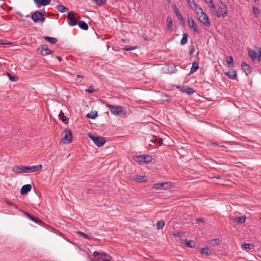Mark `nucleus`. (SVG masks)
I'll return each instance as SVG.
<instances>
[{
  "label": "nucleus",
  "instance_id": "nucleus-1",
  "mask_svg": "<svg viewBox=\"0 0 261 261\" xmlns=\"http://www.w3.org/2000/svg\"><path fill=\"white\" fill-rule=\"evenodd\" d=\"M42 166L41 165H38L32 166H15L13 169L12 171L17 173H33L41 170Z\"/></svg>",
  "mask_w": 261,
  "mask_h": 261
},
{
  "label": "nucleus",
  "instance_id": "nucleus-2",
  "mask_svg": "<svg viewBox=\"0 0 261 261\" xmlns=\"http://www.w3.org/2000/svg\"><path fill=\"white\" fill-rule=\"evenodd\" d=\"M212 15L217 16L218 18L225 17L227 15V7L225 3L220 1L215 9L212 11Z\"/></svg>",
  "mask_w": 261,
  "mask_h": 261
},
{
  "label": "nucleus",
  "instance_id": "nucleus-3",
  "mask_svg": "<svg viewBox=\"0 0 261 261\" xmlns=\"http://www.w3.org/2000/svg\"><path fill=\"white\" fill-rule=\"evenodd\" d=\"M110 110L111 113L114 115L122 116L125 115L126 113L125 108L121 106H115L106 103V105Z\"/></svg>",
  "mask_w": 261,
  "mask_h": 261
},
{
  "label": "nucleus",
  "instance_id": "nucleus-4",
  "mask_svg": "<svg viewBox=\"0 0 261 261\" xmlns=\"http://www.w3.org/2000/svg\"><path fill=\"white\" fill-rule=\"evenodd\" d=\"M93 255L96 258V261H103L105 260L104 257L108 259L111 258V256L109 254H108L105 252H99L94 251L93 253Z\"/></svg>",
  "mask_w": 261,
  "mask_h": 261
},
{
  "label": "nucleus",
  "instance_id": "nucleus-5",
  "mask_svg": "<svg viewBox=\"0 0 261 261\" xmlns=\"http://www.w3.org/2000/svg\"><path fill=\"white\" fill-rule=\"evenodd\" d=\"M257 51L258 52V54L255 52L251 48L248 49V56L250 58L252 59L253 61H254L255 59H257V60L260 62L261 60V48H257Z\"/></svg>",
  "mask_w": 261,
  "mask_h": 261
},
{
  "label": "nucleus",
  "instance_id": "nucleus-6",
  "mask_svg": "<svg viewBox=\"0 0 261 261\" xmlns=\"http://www.w3.org/2000/svg\"><path fill=\"white\" fill-rule=\"evenodd\" d=\"M171 187V184L170 182H163L154 184L152 185V188L156 190L169 189Z\"/></svg>",
  "mask_w": 261,
  "mask_h": 261
},
{
  "label": "nucleus",
  "instance_id": "nucleus-7",
  "mask_svg": "<svg viewBox=\"0 0 261 261\" xmlns=\"http://www.w3.org/2000/svg\"><path fill=\"white\" fill-rule=\"evenodd\" d=\"M32 19L34 22H44L45 18L42 12L36 11L32 15Z\"/></svg>",
  "mask_w": 261,
  "mask_h": 261
},
{
  "label": "nucleus",
  "instance_id": "nucleus-8",
  "mask_svg": "<svg viewBox=\"0 0 261 261\" xmlns=\"http://www.w3.org/2000/svg\"><path fill=\"white\" fill-rule=\"evenodd\" d=\"M197 17L200 22L202 23L205 27H210L211 26L210 21L206 13H203Z\"/></svg>",
  "mask_w": 261,
  "mask_h": 261
},
{
  "label": "nucleus",
  "instance_id": "nucleus-9",
  "mask_svg": "<svg viewBox=\"0 0 261 261\" xmlns=\"http://www.w3.org/2000/svg\"><path fill=\"white\" fill-rule=\"evenodd\" d=\"M63 140L66 141V143H70L72 140V135L69 129H65L62 134Z\"/></svg>",
  "mask_w": 261,
  "mask_h": 261
},
{
  "label": "nucleus",
  "instance_id": "nucleus-10",
  "mask_svg": "<svg viewBox=\"0 0 261 261\" xmlns=\"http://www.w3.org/2000/svg\"><path fill=\"white\" fill-rule=\"evenodd\" d=\"M67 18L69 20L68 23L70 25L75 26L77 24L78 22L75 18V14L73 12L71 11L69 12L67 14Z\"/></svg>",
  "mask_w": 261,
  "mask_h": 261
},
{
  "label": "nucleus",
  "instance_id": "nucleus-11",
  "mask_svg": "<svg viewBox=\"0 0 261 261\" xmlns=\"http://www.w3.org/2000/svg\"><path fill=\"white\" fill-rule=\"evenodd\" d=\"M24 213L25 214V216H27L28 218H29L31 220L34 222L35 223L38 224H42L43 223V222L41 221L40 219L35 217L31 215L29 213H28L27 212H24Z\"/></svg>",
  "mask_w": 261,
  "mask_h": 261
},
{
  "label": "nucleus",
  "instance_id": "nucleus-12",
  "mask_svg": "<svg viewBox=\"0 0 261 261\" xmlns=\"http://www.w3.org/2000/svg\"><path fill=\"white\" fill-rule=\"evenodd\" d=\"M105 142H106V140L103 137H100V136H98V137H97L96 138H95L94 139V143L97 146L101 147L104 145Z\"/></svg>",
  "mask_w": 261,
  "mask_h": 261
},
{
  "label": "nucleus",
  "instance_id": "nucleus-13",
  "mask_svg": "<svg viewBox=\"0 0 261 261\" xmlns=\"http://www.w3.org/2000/svg\"><path fill=\"white\" fill-rule=\"evenodd\" d=\"M241 68L242 70L245 72L247 75L248 74L251 73L252 72L251 67L249 65L247 64L245 62H242L241 63Z\"/></svg>",
  "mask_w": 261,
  "mask_h": 261
},
{
  "label": "nucleus",
  "instance_id": "nucleus-14",
  "mask_svg": "<svg viewBox=\"0 0 261 261\" xmlns=\"http://www.w3.org/2000/svg\"><path fill=\"white\" fill-rule=\"evenodd\" d=\"M32 186L30 184H27L23 185L20 190V193L21 195L27 194L31 190Z\"/></svg>",
  "mask_w": 261,
  "mask_h": 261
},
{
  "label": "nucleus",
  "instance_id": "nucleus-15",
  "mask_svg": "<svg viewBox=\"0 0 261 261\" xmlns=\"http://www.w3.org/2000/svg\"><path fill=\"white\" fill-rule=\"evenodd\" d=\"M188 22L189 27L193 29V31L199 33L198 30L197 29L196 26L193 19L191 17H188Z\"/></svg>",
  "mask_w": 261,
  "mask_h": 261
},
{
  "label": "nucleus",
  "instance_id": "nucleus-16",
  "mask_svg": "<svg viewBox=\"0 0 261 261\" xmlns=\"http://www.w3.org/2000/svg\"><path fill=\"white\" fill-rule=\"evenodd\" d=\"M192 3H193V4L194 5V11L196 14L197 16L204 13L202 8L198 5H196L194 1H192Z\"/></svg>",
  "mask_w": 261,
  "mask_h": 261
},
{
  "label": "nucleus",
  "instance_id": "nucleus-17",
  "mask_svg": "<svg viewBox=\"0 0 261 261\" xmlns=\"http://www.w3.org/2000/svg\"><path fill=\"white\" fill-rule=\"evenodd\" d=\"M223 143L227 144L228 143V142L226 141H223V142L218 143L213 140H211L210 141V146H217L219 148H225V147L222 144Z\"/></svg>",
  "mask_w": 261,
  "mask_h": 261
},
{
  "label": "nucleus",
  "instance_id": "nucleus-18",
  "mask_svg": "<svg viewBox=\"0 0 261 261\" xmlns=\"http://www.w3.org/2000/svg\"><path fill=\"white\" fill-rule=\"evenodd\" d=\"M199 68V63L197 61H194L192 64L191 70L190 71V74H193Z\"/></svg>",
  "mask_w": 261,
  "mask_h": 261
},
{
  "label": "nucleus",
  "instance_id": "nucleus-19",
  "mask_svg": "<svg viewBox=\"0 0 261 261\" xmlns=\"http://www.w3.org/2000/svg\"><path fill=\"white\" fill-rule=\"evenodd\" d=\"M172 8H173V11H174L177 18H178V19L179 20H183V19H184L183 17H182L180 11H179L178 9L176 6V5L173 6Z\"/></svg>",
  "mask_w": 261,
  "mask_h": 261
},
{
  "label": "nucleus",
  "instance_id": "nucleus-20",
  "mask_svg": "<svg viewBox=\"0 0 261 261\" xmlns=\"http://www.w3.org/2000/svg\"><path fill=\"white\" fill-rule=\"evenodd\" d=\"M225 75L231 80H234L237 77V74L235 70L225 72Z\"/></svg>",
  "mask_w": 261,
  "mask_h": 261
},
{
  "label": "nucleus",
  "instance_id": "nucleus-21",
  "mask_svg": "<svg viewBox=\"0 0 261 261\" xmlns=\"http://www.w3.org/2000/svg\"><path fill=\"white\" fill-rule=\"evenodd\" d=\"M133 180H135L137 182H142L146 180L145 176L138 175H137L133 178Z\"/></svg>",
  "mask_w": 261,
  "mask_h": 261
},
{
  "label": "nucleus",
  "instance_id": "nucleus-22",
  "mask_svg": "<svg viewBox=\"0 0 261 261\" xmlns=\"http://www.w3.org/2000/svg\"><path fill=\"white\" fill-rule=\"evenodd\" d=\"M43 38L48 41L49 43L52 44H54L58 41V40L56 38L51 37L48 36H45Z\"/></svg>",
  "mask_w": 261,
  "mask_h": 261
},
{
  "label": "nucleus",
  "instance_id": "nucleus-23",
  "mask_svg": "<svg viewBox=\"0 0 261 261\" xmlns=\"http://www.w3.org/2000/svg\"><path fill=\"white\" fill-rule=\"evenodd\" d=\"M246 217L245 216H242L241 217H236L233 219V221L238 223H243L245 222Z\"/></svg>",
  "mask_w": 261,
  "mask_h": 261
},
{
  "label": "nucleus",
  "instance_id": "nucleus-24",
  "mask_svg": "<svg viewBox=\"0 0 261 261\" xmlns=\"http://www.w3.org/2000/svg\"><path fill=\"white\" fill-rule=\"evenodd\" d=\"M233 60L231 56H227L226 57V62L227 63L229 68H232L233 67Z\"/></svg>",
  "mask_w": 261,
  "mask_h": 261
},
{
  "label": "nucleus",
  "instance_id": "nucleus-25",
  "mask_svg": "<svg viewBox=\"0 0 261 261\" xmlns=\"http://www.w3.org/2000/svg\"><path fill=\"white\" fill-rule=\"evenodd\" d=\"M51 53V51L45 46H43L41 50V55L43 56H47Z\"/></svg>",
  "mask_w": 261,
  "mask_h": 261
},
{
  "label": "nucleus",
  "instance_id": "nucleus-26",
  "mask_svg": "<svg viewBox=\"0 0 261 261\" xmlns=\"http://www.w3.org/2000/svg\"><path fill=\"white\" fill-rule=\"evenodd\" d=\"M142 162L143 163H149L151 162L152 160V157L149 155H142Z\"/></svg>",
  "mask_w": 261,
  "mask_h": 261
},
{
  "label": "nucleus",
  "instance_id": "nucleus-27",
  "mask_svg": "<svg viewBox=\"0 0 261 261\" xmlns=\"http://www.w3.org/2000/svg\"><path fill=\"white\" fill-rule=\"evenodd\" d=\"M79 27L84 30H87L88 29V24L84 21H80L78 23Z\"/></svg>",
  "mask_w": 261,
  "mask_h": 261
},
{
  "label": "nucleus",
  "instance_id": "nucleus-28",
  "mask_svg": "<svg viewBox=\"0 0 261 261\" xmlns=\"http://www.w3.org/2000/svg\"><path fill=\"white\" fill-rule=\"evenodd\" d=\"M55 8L60 12H65L68 11V9L62 5H57Z\"/></svg>",
  "mask_w": 261,
  "mask_h": 261
},
{
  "label": "nucleus",
  "instance_id": "nucleus-29",
  "mask_svg": "<svg viewBox=\"0 0 261 261\" xmlns=\"http://www.w3.org/2000/svg\"><path fill=\"white\" fill-rule=\"evenodd\" d=\"M186 246L187 247L189 248H193L195 246V242L191 241V240H185Z\"/></svg>",
  "mask_w": 261,
  "mask_h": 261
},
{
  "label": "nucleus",
  "instance_id": "nucleus-30",
  "mask_svg": "<svg viewBox=\"0 0 261 261\" xmlns=\"http://www.w3.org/2000/svg\"><path fill=\"white\" fill-rule=\"evenodd\" d=\"M200 252L202 254H204L205 255H209L211 254L212 251H211V250H210L208 248H202L200 249Z\"/></svg>",
  "mask_w": 261,
  "mask_h": 261
},
{
  "label": "nucleus",
  "instance_id": "nucleus-31",
  "mask_svg": "<svg viewBox=\"0 0 261 261\" xmlns=\"http://www.w3.org/2000/svg\"><path fill=\"white\" fill-rule=\"evenodd\" d=\"M97 116V112L96 111L91 112L87 114V117L90 119H94Z\"/></svg>",
  "mask_w": 261,
  "mask_h": 261
},
{
  "label": "nucleus",
  "instance_id": "nucleus-32",
  "mask_svg": "<svg viewBox=\"0 0 261 261\" xmlns=\"http://www.w3.org/2000/svg\"><path fill=\"white\" fill-rule=\"evenodd\" d=\"M165 225V222L163 220H160L156 223V227L158 229H162Z\"/></svg>",
  "mask_w": 261,
  "mask_h": 261
},
{
  "label": "nucleus",
  "instance_id": "nucleus-33",
  "mask_svg": "<svg viewBox=\"0 0 261 261\" xmlns=\"http://www.w3.org/2000/svg\"><path fill=\"white\" fill-rule=\"evenodd\" d=\"M187 38H188V34L187 33H185L183 35L182 38H181L180 40V44L181 45H184L187 42Z\"/></svg>",
  "mask_w": 261,
  "mask_h": 261
},
{
  "label": "nucleus",
  "instance_id": "nucleus-34",
  "mask_svg": "<svg viewBox=\"0 0 261 261\" xmlns=\"http://www.w3.org/2000/svg\"><path fill=\"white\" fill-rule=\"evenodd\" d=\"M77 233L82 238L87 239L88 240H90L91 238L87 235L86 233L82 232V231H77Z\"/></svg>",
  "mask_w": 261,
  "mask_h": 261
},
{
  "label": "nucleus",
  "instance_id": "nucleus-35",
  "mask_svg": "<svg viewBox=\"0 0 261 261\" xmlns=\"http://www.w3.org/2000/svg\"><path fill=\"white\" fill-rule=\"evenodd\" d=\"M194 92V90L191 87H186L184 93H186L188 95L193 94Z\"/></svg>",
  "mask_w": 261,
  "mask_h": 261
},
{
  "label": "nucleus",
  "instance_id": "nucleus-36",
  "mask_svg": "<svg viewBox=\"0 0 261 261\" xmlns=\"http://www.w3.org/2000/svg\"><path fill=\"white\" fill-rule=\"evenodd\" d=\"M207 4L208 5L210 8H211V12L212 13V11L215 9L216 6L214 4L213 0H210Z\"/></svg>",
  "mask_w": 261,
  "mask_h": 261
},
{
  "label": "nucleus",
  "instance_id": "nucleus-37",
  "mask_svg": "<svg viewBox=\"0 0 261 261\" xmlns=\"http://www.w3.org/2000/svg\"><path fill=\"white\" fill-rule=\"evenodd\" d=\"M133 160L137 162H142L143 156L142 155H135L133 157Z\"/></svg>",
  "mask_w": 261,
  "mask_h": 261
},
{
  "label": "nucleus",
  "instance_id": "nucleus-38",
  "mask_svg": "<svg viewBox=\"0 0 261 261\" xmlns=\"http://www.w3.org/2000/svg\"><path fill=\"white\" fill-rule=\"evenodd\" d=\"M93 2H94L98 6H101L103 5H104L106 3L107 0H92Z\"/></svg>",
  "mask_w": 261,
  "mask_h": 261
},
{
  "label": "nucleus",
  "instance_id": "nucleus-39",
  "mask_svg": "<svg viewBox=\"0 0 261 261\" xmlns=\"http://www.w3.org/2000/svg\"><path fill=\"white\" fill-rule=\"evenodd\" d=\"M210 244L213 246H216L220 243V240L218 239H213L210 242Z\"/></svg>",
  "mask_w": 261,
  "mask_h": 261
},
{
  "label": "nucleus",
  "instance_id": "nucleus-40",
  "mask_svg": "<svg viewBox=\"0 0 261 261\" xmlns=\"http://www.w3.org/2000/svg\"><path fill=\"white\" fill-rule=\"evenodd\" d=\"M167 28L168 29H171L172 27V19L170 17H167Z\"/></svg>",
  "mask_w": 261,
  "mask_h": 261
},
{
  "label": "nucleus",
  "instance_id": "nucleus-41",
  "mask_svg": "<svg viewBox=\"0 0 261 261\" xmlns=\"http://www.w3.org/2000/svg\"><path fill=\"white\" fill-rule=\"evenodd\" d=\"M195 50V46L194 45L191 44L189 47V55H192Z\"/></svg>",
  "mask_w": 261,
  "mask_h": 261
},
{
  "label": "nucleus",
  "instance_id": "nucleus-42",
  "mask_svg": "<svg viewBox=\"0 0 261 261\" xmlns=\"http://www.w3.org/2000/svg\"><path fill=\"white\" fill-rule=\"evenodd\" d=\"M251 247H253V244H249V243H244V244L242 245V248H244L245 249H251Z\"/></svg>",
  "mask_w": 261,
  "mask_h": 261
},
{
  "label": "nucleus",
  "instance_id": "nucleus-43",
  "mask_svg": "<svg viewBox=\"0 0 261 261\" xmlns=\"http://www.w3.org/2000/svg\"><path fill=\"white\" fill-rule=\"evenodd\" d=\"M7 73L8 76H9V80L11 81H12V82H16V81H17V77H16L15 76L11 75L10 73H9L8 72H7Z\"/></svg>",
  "mask_w": 261,
  "mask_h": 261
},
{
  "label": "nucleus",
  "instance_id": "nucleus-44",
  "mask_svg": "<svg viewBox=\"0 0 261 261\" xmlns=\"http://www.w3.org/2000/svg\"><path fill=\"white\" fill-rule=\"evenodd\" d=\"M253 12L256 16L260 14V10L257 7H254L252 9Z\"/></svg>",
  "mask_w": 261,
  "mask_h": 261
},
{
  "label": "nucleus",
  "instance_id": "nucleus-45",
  "mask_svg": "<svg viewBox=\"0 0 261 261\" xmlns=\"http://www.w3.org/2000/svg\"><path fill=\"white\" fill-rule=\"evenodd\" d=\"M38 8L41 7L42 6V2L41 0H33Z\"/></svg>",
  "mask_w": 261,
  "mask_h": 261
},
{
  "label": "nucleus",
  "instance_id": "nucleus-46",
  "mask_svg": "<svg viewBox=\"0 0 261 261\" xmlns=\"http://www.w3.org/2000/svg\"><path fill=\"white\" fill-rule=\"evenodd\" d=\"M95 91L96 90L94 88H93V87L92 86H90L89 89H87L85 90L86 92H88L89 93H92Z\"/></svg>",
  "mask_w": 261,
  "mask_h": 261
},
{
  "label": "nucleus",
  "instance_id": "nucleus-47",
  "mask_svg": "<svg viewBox=\"0 0 261 261\" xmlns=\"http://www.w3.org/2000/svg\"><path fill=\"white\" fill-rule=\"evenodd\" d=\"M136 48V46H132V47H128L127 46H126L123 48V49L126 51H129L131 50H134Z\"/></svg>",
  "mask_w": 261,
  "mask_h": 261
},
{
  "label": "nucleus",
  "instance_id": "nucleus-48",
  "mask_svg": "<svg viewBox=\"0 0 261 261\" xmlns=\"http://www.w3.org/2000/svg\"><path fill=\"white\" fill-rule=\"evenodd\" d=\"M41 2H42V6H46L47 5H48L51 0H41Z\"/></svg>",
  "mask_w": 261,
  "mask_h": 261
},
{
  "label": "nucleus",
  "instance_id": "nucleus-49",
  "mask_svg": "<svg viewBox=\"0 0 261 261\" xmlns=\"http://www.w3.org/2000/svg\"><path fill=\"white\" fill-rule=\"evenodd\" d=\"M89 138L91 139L94 142V139L97 138V137L93 136L92 134L89 133L88 135Z\"/></svg>",
  "mask_w": 261,
  "mask_h": 261
},
{
  "label": "nucleus",
  "instance_id": "nucleus-50",
  "mask_svg": "<svg viewBox=\"0 0 261 261\" xmlns=\"http://www.w3.org/2000/svg\"><path fill=\"white\" fill-rule=\"evenodd\" d=\"M59 116L60 117V119L62 122H65L67 119L66 116H64V115H62L61 116L59 115Z\"/></svg>",
  "mask_w": 261,
  "mask_h": 261
},
{
  "label": "nucleus",
  "instance_id": "nucleus-51",
  "mask_svg": "<svg viewBox=\"0 0 261 261\" xmlns=\"http://www.w3.org/2000/svg\"><path fill=\"white\" fill-rule=\"evenodd\" d=\"M173 235L175 237H181L182 235L181 232H175Z\"/></svg>",
  "mask_w": 261,
  "mask_h": 261
},
{
  "label": "nucleus",
  "instance_id": "nucleus-52",
  "mask_svg": "<svg viewBox=\"0 0 261 261\" xmlns=\"http://www.w3.org/2000/svg\"><path fill=\"white\" fill-rule=\"evenodd\" d=\"M151 141L152 142L155 143V142H157V141H158V140H157V138H156V137L155 136H152V139L151 140Z\"/></svg>",
  "mask_w": 261,
  "mask_h": 261
},
{
  "label": "nucleus",
  "instance_id": "nucleus-53",
  "mask_svg": "<svg viewBox=\"0 0 261 261\" xmlns=\"http://www.w3.org/2000/svg\"><path fill=\"white\" fill-rule=\"evenodd\" d=\"M196 221L197 222H203L204 221V219L203 218H197L196 219Z\"/></svg>",
  "mask_w": 261,
  "mask_h": 261
},
{
  "label": "nucleus",
  "instance_id": "nucleus-54",
  "mask_svg": "<svg viewBox=\"0 0 261 261\" xmlns=\"http://www.w3.org/2000/svg\"><path fill=\"white\" fill-rule=\"evenodd\" d=\"M158 143L159 144V145H161L163 144V140L162 139H160L158 141Z\"/></svg>",
  "mask_w": 261,
  "mask_h": 261
},
{
  "label": "nucleus",
  "instance_id": "nucleus-55",
  "mask_svg": "<svg viewBox=\"0 0 261 261\" xmlns=\"http://www.w3.org/2000/svg\"><path fill=\"white\" fill-rule=\"evenodd\" d=\"M177 88L180 89V91H182V92H184V91H185V89H186V87H180L178 86Z\"/></svg>",
  "mask_w": 261,
  "mask_h": 261
},
{
  "label": "nucleus",
  "instance_id": "nucleus-56",
  "mask_svg": "<svg viewBox=\"0 0 261 261\" xmlns=\"http://www.w3.org/2000/svg\"><path fill=\"white\" fill-rule=\"evenodd\" d=\"M56 58L60 61H61L62 60V58L61 57L57 56Z\"/></svg>",
  "mask_w": 261,
  "mask_h": 261
},
{
  "label": "nucleus",
  "instance_id": "nucleus-57",
  "mask_svg": "<svg viewBox=\"0 0 261 261\" xmlns=\"http://www.w3.org/2000/svg\"><path fill=\"white\" fill-rule=\"evenodd\" d=\"M77 77H79V78H83V76L81 75H80V74H77Z\"/></svg>",
  "mask_w": 261,
  "mask_h": 261
},
{
  "label": "nucleus",
  "instance_id": "nucleus-58",
  "mask_svg": "<svg viewBox=\"0 0 261 261\" xmlns=\"http://www.w3.org/2000/svg\"><path fill=\"white\" fill-rule=\"evenodd\" d=\"M91 191H92V190H91V189H89V190H88V193H89H89H91Z\"/></svg>",
  "mask_w": 261,
  "mask_h": 261
},
{
  "label": "nucleus",
  "instance_id": "nucleus-59",
  "mask_svg": "<svg viewBox=\"0 0 261 261\" xmlns=\"http://www.w3.org/2000/svg\"><path fill=\"white\" fill-rule=\"evenodd\" d=\"M210 0H204V2L206 3H208V2H209Z\"/></svg>",
  "mask_w": 261,
  "mask_h": 261
},
{
  "label": "nucleus",
  "instance_id": "nucleus-60",
  "mask_svg": "<svg viewBox=\"0 0 261 261\" xmlns=\"http://www.w3.org/2000/svg\"><path fill=\"white\" fill-rule=\"evenodd\" d=\"M167 2L168 3H170L171 2V0H166Z\"/></svg>",
  "mask_w": 261,
  "mask_h": 261
},
{
  "label": "nucleus",
  "instance_id": "nucleus-61",
  "mask_svg": "<svg viewBox=\"0 0 261 261\" xmlns=\"http://www.w3.org/2000/svg\"><path fill=\"white\" fill-rule=\"evenodd\" d=\"M4 44V43H0V44Z\"/></svg>",
  "mask_w": 261,
  "mask_h": 261
},
{
  "label": "nucleus",
  "instance_id": "nucleus-62",
  "mask_svg": "<svg viewBox=\"0 0 261 261\" xmlns=\"http://www.w3.org/2000/svg\"><path fill=\"white\" fill-rule=\"evenodd\" d=\"M90 261H93L92 259H91V260H90Z\"/></svg>",
  "mask_w": 261,
  "mask_h": 261
}]
</instances>
